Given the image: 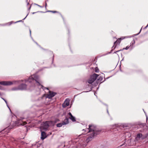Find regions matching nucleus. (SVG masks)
I'll return each instance as SVG.
<instances>
[{"label": "nucleus", "instance_id": "28", "mask_svg": "<svg viewBox=\"0 0 148 148\" xmlns=\"http://www.w3.org/2000/svg\"><path fill=\"white\" fill-rule=\"evenodd\" d=\"M12 22H10L9 23H7V24H9V25H10L12 23Z\"/></svg>", "mask_w": 148, "mask_h": 148}, {"label": "nucleus", "instance_id": "6", "mask_svg": "<svg viewBox=\"0 0 148 148\" xmlns=\"http://www.w3.org/2000/svg\"><path fill=\"white\" fill-rule=\"evenodd\" d=\"M49 121H46L41 125L40 127L41 131L42 130H46L49 127Z\"/></svg>", "mask_w": 148, "mask_h": 148}, {"label": "nucleus", "instance_id": "41", "mask_svg": "<svg viewBox=\"0 0 148 148\" xmlns=\"http://www.w3.org/2000/svg\"><path fill=\"white\" fill-rule=\"evenodd\" d=\"M35 13V12H33V14H34V13Z\"/></svg>", "mask_w": 148, "mask_h": 148}, {"label": "nucleus", "instance_id": "12", "mask_svg": "<svg viewBox=\"0 0 148 148\" xmlns=\"http://www.w3.org/2000/svg\"><path fill=\"white\" fill-rule=\"evenodd\" d=\"M41 138L42 140H44L46 137V134L44 132H41Z\"/></svg>", "mask_w": 148, "mask_h": 148}, {"label": "nucleus", "instance_id": "3", "mask_svg": "<svg viewBox=\"0 0 148 148\" xmlns=\"http://www.w3.org/2000/svg\"><path fill=\"white\" fill-rule=\"evenodd\" d=\"M27 88V85L25 84H21L17 87H14L12 88V90H23L26 89Z\"/></svg>", "mask_w": 148, "mask_h": 148}, {"label": "nucleus", "instance_id": "5", "mask_svg": "<svg viewBox=\"0 0 148 148\" xmlns=\"http://www.w3.org/2000/svg\"><path fill=\"white\" fill-rule=\"evenodd\" d=\"M18 82L17 81H2L0 82V84L4 86L10 85L12 84H16Z\"/></svg>", "mask_w": 148, "mask_h": 148}, {"label": "nucleus", "instance_id": "42", "mask_svg": "<svg viewBox=\"0 0 148 148\" xmlns=\"http://www.w3.org/2000/svg\"><path fill=\"white\" fill-rule=\"evenodd\" d=\"M123 145H124L123 144L122 145H121V146H123Z\"/></svg>", "mask_w": 148, "mask_h": 148}, {"label": "nucleus", "instance_id": "15", "mask_svg": "<svg viewBox=\"0 0 148 148\" xmlns=\"http://www.w3.org/2000/svg\"><path fill=\"white\" fill-rule=\"evenodd\" d=\"M121 42V41L120 40L118 39L114 43V44H115L116 43L118 42L119 43Z\"/></svg>", "mask_w": 148, "mask_h": 148}, {"label": "nucleus", "instance_id": "2", "mask_svg": "<svg viewBox=\"0 0 148 148\" xmlns=\"http://www.w3.org/2000/svg\"><path fill=\"white\" fill-rule=\"evenodd\" d=\"M35 81L38 86L40 85V83L41 82L39 77L36 74L31 75L29 77L27 80H25L26 83L29 82L31 85L30 88H29V89H32V88H33L34 86V82Z\"/></svg>", "mask_w": 148, "mask_h": 148}, {"label": "nucleus", "instance_id": "17", "mask_svg": "<svg viewBox=\"0 0 148 148\" xmlns=\"http://www.w3.org/2000/svg\"><path fill=\"white\" fill-rule=\"evenodd\" d=\"M128 38V37L126 36V37H124L121 38H119V39L120 40V41H121L122 40H123V39H124L125 38Z\"/></svg>", "mask_w": 148, "mask_h": 148}, {"label": "nucleus", "instance_id": "23", "mask_svg": "<svg viewBox=\"0 0 148 148\" xmlns=\"http://www.w3.org/2000/svg\"><path fill=\"white\" fill-rule=\"evenodd\" d=\"M48 12H53V13H56V12H57L56 11H48Z\"/></svg>", "mask_w": 148, "mask_h": 148}, {"label": "nucleus", "instance_id": "16", "mask_svg": "<svg viewBox=\"0 0 148 148\" xmlns=\"http://www.w3.org/2000/svg\"><path fill=\"white\" fill-rule=\"evenodd\" d=\"M142 136V135L140 134H138L137 135V138H140L141 136Z\"/></svg>", "mask_w": 148, "mask_h": 148}, {"label": "nucleus", "instance_id": "37", "mask_svg": "<svg viewBox=\"0 0 148 148\" xmlns=\"http://www.w3.org/2000/svg\"><path fill=\"white\" fill-rule=\"evenodd\" d=\"M107 112L109 114L108 111V109H107Z\"/></svg>", "mask_w": 148, "mask_h": 148}, {"label": "nucleus", "instance_id": "40", "mask_svg": "<svg viewBox=\"0 0 148 148\" xmlns=\"http://www.w3.org/2000/svg\"><path fill=\"white\" fill-rule=\"evenodd\" d=\"M116 47V46H115V47H114V49Z\"/></svg>", "mask_w": 148, "mask_h": 148}, {"label": "nucleus", "instance_id": "35", "mask_svg": "<svg viewBox=\"0 0 148 148\" xmlns=\"http://www.w3.org/2000/svg\"><path fill=\"white\" fill-rule=\"evenodd\" d=\"M1 98H2V99H3L4 101L5 100V99H3V98H2L1 97Z\"/></svg>", "mask_w": 148, "mask_h": 148}, {"label": "nucleus", "instance_id": "7", "mask_svg": "<svg viewBox=\"0 0 148 148\" xmlns=\"http://www.w3.org/2000/svg\"><path fill=\"white\" fill-rule=\"evenodd\" d=\"M26 124V122L23 121L21 119L17 120L16 122L15 126H19L20 125H24Z\"/></svg>", "mask_w": 148, "mask_h": 148}, {"label": "nucleus", "instance_id": "44", "mask_svg": "<svg viewBox=\"0 0 148 148\" xmlns=\"http://www.w3.org/2000/svg\"><path fill=\"white\" fill-rule=\"evenodd\" d=\"M41 87H42L43 86L42 85H41Z\"/></svg>", "mask_w": 148, "mask_h": 148}, {"label": "nucleus", "instance_id": "9", "mask_svg": "<svg viewBox=\"0 0 148 148\" xmlns=\"http://www.w3.org/2000/svg\"><path fill=\"white\" fill-rule=\"evenodd\" d=\"M56 93L49 91V93L47 94L46 97L49 99H51L54 97L56 95Z\"/></svg>", "mask_w": 148, "mask_h": 148}, {"label": "nucleus", "instance_id": "11", "mask_svg": "<svg viewBox=\"0 0 148 148\" xmlns=\"http://www.w3.org/2000/svg\"><path fill=\"white\" fill-rule=\"evenodd\" d=\"M68 115L69 116V118L73 121H75V118L73 116L71 112H69L68 114Z\"/></svg>", "mask_w": 148, "mask_h": 148}, {"label": "nucleus", "instance_id": "19", "mask_svg": "<svg viewBox=\"0 0 148 148\" xmlns=\"http://www.w3.org/2000/svg\"><path fill=\"white\" fill-rule=\"evenodd\" d=\"M4 101H5V103H6L8 107L9 108V109L11 111V110H10V108H9V106H8V105L7 102V101L5 100Z\"/></svg>", "mask_w": 148, "mask_h": 148}, {"label": "nucleus", "instance_id": "29", "mask_svg": "<svg viewBox=\"0 0 148 148\" xmlns=\"http://www.w3.org/2000/svg\"><path fill=\"white\" fill-rule=\"evenodd\" d=\"M148 26V24H147V25L145 27V29L146 28H147Z\"/></svg>", "mask_w": 148, "mask_h": 148}, {"label": "nucleus", "instance_id": "20", "mask_svg": "<svg viewBox=\"0 0 148 148\" xmlns=\"http://www.w3.org/2000/svg\"><path fill=\"white\" fill-rule=\"evenodd\" d=\"M99 70L97 68H95V71L96 72H99Z\"/></svg>", "mask_w": 148, "mask_h": 148}, {"label": "nucleus", "instance_id": "4", "mask_svg": "<svg viewBox=\"0 0 148 148\" xmlns=\"http://www.w3.org/2000/svg\"><path fill=\"white\" fill-rule=\"evenodd\" d=\"M98 75L96 74H94L91 76L90 78L88 80V82L89 84H92L97 78Z\"/></svg>", "mask_w": 148, "mask_h": 148}, {"label": "nucleus", "instance_id": "13", "mask_svg": "<svg viewBox=\"0 0 148 148\" xmlns=\"http://www.w3.org/2000/svg\"><path fill=\"white\" fill-rule=\"evenodd\" d=\"M135 43V41L134 40H133V41L132 42H131L130 43V47H131V49H132L134 47L133 46V45H134V44Z\"/></svg>", "mask_w": 148, "mask_h": 148}, {"label": "nucleus", "instance_id": "22", "mask_svg": "<svg viewBox=\"0 0 148 148\" xmlns=\"http://www.w3.org/2000/svg\"><path fill=\"white\" fill-rule=\"evenodd\" d=\"M144 113H145V115H146V119L147 120V119H148V116L146 114V112H145L144 111V109H143Z\"/></svg>", "mask_w": 148, "mask_h": 148}, {"label": "nucleus", "instance_id": "25", "mask_svg": "<svg viewBox=\"0 0 148 148\" xmlns=\"http://www.w3.org/2000/svg\"><path fill=\"white\" fill-rule=\"evenodd\" d=\"M116 127V125H113V127H112V129H114V128Z\"/></svg>", "mask_w": 148, "mask_h": 148}, {"label": "nucleus", "instance_id": "34", "mask_svg": "<svg viewBox=\"0 0 148 148\" xmlns=\"http://www.w3.org/2000/svg\"><path fill=\"white\" fill-rule=\"evenodd\" d=\"M0 89H1V87L0 86ZM1 93L0 92V96H1Z\"/></svg>", "mask_w": 148, "mask_h": 148}, {"label": "nucleus", "instance_id": "33", "mask_svg": "<svg viewBox=\"0 0 148 148\" xmlns=\"http://www.w3.org/2000/svg\"><path fill=\"white\" fill-rule=\"evenodd\" d=\"M21 21H17L15 22V23H17V22H21Z\"/></svg>", "mask_w": 148, "mask_h": 148}, {"label": "nucleus", "instance_id": "43", "mask_svg": "<svg viewBox=\"0 0 148 148\" xmlns=\"http://www.w3.org/2000/svg\"><path fill=\"white\" fill-rule=\"evenodd\" d=\"M36 43L37 45H38V44H37V42H36Z\"/></svg>", "mask_w": 148, "mask_h": 148}, {"label": "nucleus", "instance_id": "10", "mask_svg": "<svg viewBox=\"0 0 148 148\" xmlns=\"http://www.w3.org/2000/svg\"><path fill=\"white\" fill-rule=\"evenodd\" d=\"M69 100L68 99H66L64 103L62 104V106L64 108H65L69 105Z\"/></svg>", "mask_w": 148, "mask_h": 148}, {"label": "nucleus", "instance_id": "32", "mask_svg": "<svg viewBox=\"0 0 148 148\" xmlns=\"http://www.w3.org/2000/svg\"><path fill=\"white\" fill-rule=\"evenodd\" d=\"M28 15V14H27V16H26L23 19V20H24L25 18L27 17V16Z\"/></svg>", "mask_w": 148, "mask_h": 148}, {"label": "nucleus", "instance_id": "26", "mask_svg": "<svg viewBox=\"0 0 148 148\" xmlns=\"http://www.w3.org/2000/svg\"><path fill=\"white\" fill-rule=\"evenodd\" d=\"M9 128V127H7V128H6L5 129H4V130L5 131V130H8Z\"/></svg>", "mask_w": 148, "mask_h": 148}, {"label": "nucleus", "instance_id": "8", "mask_svg": "<svg viewBox=\"0 0 148 148\" xmlns=\"http://www.w3.org/2000/svg\"><path fill=\"white\" fill-rule=\"evenodd\" d=\"M68 123L69 119H65L64 121L62 123L57 124L56 125L57 127H62V125H66L68 124Z\"/></svg>", "mask_w": 148, "mask_h": 148}, {"label": "nucleus", "instance_id": "30", "mask_svg": "<svg viewBox=\"0 0 148 148\" xmlns=\"http://www.w3.org/2000/svg\"><path fill=\"white\" fill-rule=\"evenodd\" d=\"M142 28H141V29H140V32H139V33L138 34H137V35H138V34L139 33H140V32H141V30Z\"/></svg>", "mask_w": 148, "mask_h": 148}, {"label": "nucleus", "instance_id": "24", "mask_svg": "<svg viewBox=\"0 0 148 148\" xmlns=\"http://www.w3.org/2000/svg\"><path fill=\"white\" fill-rule=\"evenodd\" d=\"M122 51V50H118V51H115L114 52V53H116L117 52H119V51Z\"/></svg>", "mask_w": 148, "mask_h": 148}, {"label": "nucleus", "instance_id": "38", "mask_svg": "<svg viewBox=\"0 0 148 148\" xmlns=\"http://www.w3.org/2000/svg\"><path fill=\"white\" fill-rule=\"evenodd\" d=\"M46 6H47V3H45V7L46 8Z\"/></svg>", "mask_w": 148, "mask_h": 148}, {"label": "nucleus", "instance_id": "18", "mask_svg": "<svg viewBox=\"0 0 148 148\" xmlns=\"http://www.w3.org/2000/svg\"><path fill=\"white\" fill-rule=\"evenodd\" d=\"M128 38V37L126 36V37H124L121 38H119V39L120 40V41H121L122 40H123V39H124L125 38Z\"/></svg>", "mask_w": 148, "mask_h": 148}, {"label": "nucleus", "instance_id": "27", "mask_svg": "<svg viewBox=\"0 0 148 148\" xmlns=\"http://www.w3.org/2000/svg\"><path fill=\"white\" fill-rule=\"evenodd\" d=\"M35 5H38V6H39V7H40V8H42V6H40V5H38V4H35Z\"/></svg>", "mask_w": 148, "mask_h": 148}, {"label": "nucleus", "instance_id": "21", "mask_svg": "<svg viewBox=\"0 0 148 148\" xmlns=\"http://www.w3.org/2000/svg\"><path fill=\"white\" fill-rule=\"evenodd\" d=\"M130 47H128V46H127L125 48H123V49H126V50H127Z\"/></svg>", "mask_w": 148, "mask_h": 148}, {"label": "nucleus", "instance_id": "36", "mask_svg": "<svg viewBox=\"0 0 148 148\" xmlns=\"http://www.w3.org/2000/svg\"><path fill=\"white\" fill-rule=\"evenodd\" d=\"M31 6H30V7H29V9H28V10H29L30 9V8H31Z\"/></svg>", "mask_w": 148, "mask_h": 148}, {"label": "nucleus", "instance_id": "14", "mask_svg": "<svg viewBox=\"0 0 148 148\" xmlns=\"http://www.w3.org/2000/svg\"><path fill=\"white\" fill-rule=\"evenodd\" d=\"M103 79V77L101 76H100L99 77V78L97 79V80L99 81V82H101L102 81Z\"/></svg>", "mask_w": 148, "mask_h": 148}, {"label": "nucleus", "instance_id": "31", "mask_svg": "<svg viewBox=\"0 0 148 148\" xmlns=\"http://www.w3.org/2000/svg\"><path fill=\"white\" fill-rule=\"evenodd\" d=\"M29 32H30V36H31V31L30 29L29 30Z\"/></svg>", "mask_w": 148, "mask_h": 148}, {"label": "nucleus", "instance_id": "39", "mask_svg": "<svg viewBox=\"0 0 148 148\" xmlns=\"http://www.w3.org/2000/svg\"><path fill=\"white\" fill-rule=\"evenodd\" d=\"M9 130H8V131H7V133H8L9 132Z\"/></svg>", "mask_w": 148, "mask_h": 148}, {"label": "nucleus", "instance_id": "1", "mask_svg": "<svg viewBox=\"0 0 148 148\" xmlns=\"http://www.w3.org/2000/svg\"><path fill=\"white\" fill-rule=\"evenodd\" d=\"M85 130L88 133H91L90 135L88 137L86 140L87 143H88L91 140L92 138H93L94 136L99 134L100 131L98 130L96 127L94 125H89V128L86 130Z\"/></svg>", "mask_w": 148, "mask_h": 148}]
</instances>
